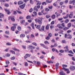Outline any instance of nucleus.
Wrapping results in <instances>:
<instances>
[{
  "instance_id": "f257e3e1",
  "label": "nucleus",
  "mask_w": 75,
  "mask_h": 75,
  "mask_svg": "<svg viewBox=\"0 0 75 75\" xmlns=\"http://www.w3.org/2000/svg\"><path fill=\"white\" fill-rule=\"evenodd\" d=\"M42 18H38L35 20V21L36 23H38L40 25H42Z\"/></svg>"
},
{
  "instance_id": "f03ea898",
  "label": "nucleus",
  "mask_w": 75,
  "mask_h": 75,
  "mask_svg": "<svg viewBox=\"0 0 75 75\" xmlns=\"http://www.w3.org/2000/svg\"><path fill=\"white\" fill-rule=\"evenodd\" d=\"M61 25L63 27H65V25L64 23H62V24H61V25L59 24H58L57 25V27L59 28V29H60L61 30L63 29V28L62 27V26H61Z\"/></svg>"
},
{
  "instance_id": "7ed1b4c3",
  "label": "nucleus",
  "mask_w": 75,
  "mask_h": 75,
  "mask_svg": "<svg viewBox=\"0 0 75 75\" xmlns=\"http://www.w3.org/2000/svg\"><path fill=\"white\" fill-rule=\"evenodd\" d=\"M30 54L28 53H26V54L24 56V59H26L28 57H30Z\"/></svg>"
},
{
  "instance_id": "20e7f679",
  "label": "nucleus",
  "mask_w": 75,
  "mask_h": 75,
  "mask_svg": "<svg viewBox=\"0 0 75 75\" xmlns=\"http://www.w3.org/2000/svg\"><path fill=\"white\" fill-rule=\"evenodd\" d=\"M4 10L6 12H7V14L8 15H9L11 13V12H10L9 9H7L6 8H4Z\"/></svg>"
},
{
  "instance_id": "39448f33",
  "label": "nucleus",
  "mask_w": 75,
  "mask_h": 75,
  "mask_svg": "<svg viewBox=\"0 0 75 75\" xmlns=\"http://www.w3.org/2000/svg\"><path fill=\"white\" fill-rule=\"evenodd\" d=\"M62 69L63 70H64V71H67V74L70 73V71L68 69H66L65 68L63 67L62 68Z\"/></svg>"
},
{
  "instance_id": "423d86ee",
  "label": "nucleus",
  "mask_w": 75,
  "mask_h": 75,
  "mask_svg": "<svg viewBox=\"0 0 75 75\" xmlns=\"http://www.w3.org/2000/svg\"><path fill=\"white\" fill-rule=\"evenodd\" d=\"M45 29V26L44 25H42L41 27V29H39L38 30H39L40 31L42 32V31H44Z\"/></svg>"
},
{
  "instance_id": "0eeeda50",
  "label": "nucleus",
  "mask_w": 75,
  "mask_h": 75,
  "mask_svg": "<svg viewBox=\"0 0 75 75\" xmlns=\"http://www.w3.org/2000/svg\"><path fill=\"white\" fill-rule=\"evenodd\" d=\"M70 70L73 71L75 70V67L73 66H71L70 67Z\"/></svg>"
},
{
  "instance_id": "6e6552de",
  "label": "nucleus",
  "mask_w": 75,
  "mask_h": 75,
  "mask_svg": "<svg viewBox=\"0 0 75 75\" xmlns=\"http://www.w3.org/2000/svg\"><path fill=\"white\" fill-rule=\"evenodd\" d=\"M73 12H71L70 13V15H69V18H73Z\"/></svg>"
},
{
  "instance_id": "1a4fd4ad",
  "label": "nucleus",
  "mask_w": 75,
  "mask_h": 75,
  "mask_svg": "<svg viewBox=\"0 0 75 75\" xmlns=\"http://www.w3.org/2000/svg\"><path fill=\"white\" fill-rule=\"evenodd\" d=\"M25 6V4H24L23 5L19 6V7L21 9H24V7Z\"/></svg>"
},
{
  "instance_id": "9d476101",
  "label": "nucleus",
  "mask_w": 75,
  "mask_h": 75,
  "mask_svg": "<svg viewBox=\"0 0 75 75\" xmlns=\"http://www.w3.org/2000/svg\"><path fill=\"white\" fill-rule=\"evenodd\" d=\"M64 49H66V50H64V52H66L67 51H69V49H68V45H66L65 47H64Z\"/></svg>"
},
{
  "instance_id": "9b49d317",
  "label": "nucleus",
  "mask_w": 75,
  "mask_h": 75,
  "mask_svg": "<svg viewBox=\"0 0 75 75\" xmlns=\"http://www.w3.org/2000/svg\"><path fill=\"white\" fill-rule=\"evenodd\" d=\"M35 26L37 29H39L41 28V25H37V24H35Z\"/></svg>"
},
{
  "instance_id": "f8f14e48",
  "label": "nucleus",
  "mask_w": 75,
  "mask_h": 75,
  "mask_svg": "<svg viewBox=\"0 0 75 75\" xmlns=\"http://www.w3.org/2000/svg\"><path fill=\"white\" fill-rule=\"evenodd\" d=\"M29 46V48L30 49H31V50H34V49L35 48V47H34L32 45H30L28 46Z\"/></svg>"
},
{
  "instance_id": "ddd939ff",
  "label": "nucleus",
  "mask_w": 75,
  "mask_h": 75,
  "mask_svg": "<svg viewBox=\"0 0 75 75\" xmlns=\"http://www.w3.org/2000/svg\"><path fill=\"white\" fill-rule=\"evenodd\" d=\"M41 12L42 13L43 15H45V14H47V12H46V11H45L44 9H43L41 11Z\"/></svg>"
},
{
  "instance_id": "4468645a",
  "label": "nucleus",
  "mask_w": 75,
  "mask_h": 75,
  "mask_svg": "<svg viewBox=\"0 0 75 75\" xmlns=\"http://www.w3.org/2000/svg\"><path fill=\"white\" fill-rule=\"evenodd\" d=\"M16 26H11V29L12 31H14L15 29H16Z\"/></svg>"
},
{
  "instance_id": "2eb2a0df",
  "label": "nucleus",
  "mask_w": 75,
  "mask_h": 75,
  "mask_svg": "<svg viewBox=\"0 0 75 75\" xmlns=\"http://www.w3.org/2000/svg\"><path fill=\"white\" fill-rule=\"evenodd\" d=\"M59 74L60 75H65L66 74L63 71H62L60 72L59 73Z\"/></svg>"
},
{
  "instance_id": "dca6fc26",
  "label": "nucleus",
  "mask_w": 75,
  "mask_h": 75,
  "mask_svg": "<svg viewBox=\"0 0 75 75\" xmlns=\"http://www.w3.org/2000/svg\"><path fill=\"white\" fill-rule=\"evenodd\" d=\"M24 2L23 1H19L18 2V5H21Z\"/></svg>"
},
{
  "instance_id": "f3484780",
  "label": "nucleus",
  "mask_w": 75,
  "mask_h": 75,
  "mask_svg": "<svg viewBox=\"0 0 75 75\" xmlns=\"http://www.w3.org/2000/svg\"><path fill=\"white\" fill-rule=\"evenodd\" d=\"M34 23H32L31 25H30L31 26L32 28H33V29H34L35 28H34Z\"/></svg>"
},
{
  "instance_id": "a211bd4d",
  "label": "nucleus",
  "mask_w": 75,
  "mask_h": 75,
  "mask_svg": "<svg viewBox=\"0 0 75 75\" xmlns=\"http://www.w3.org/2000/svg\"><path fill=\"white\" fill-rule=\"evenodd\" d=\"M59 63H57L56 64V65H55V68H56V70H57V69H58V66H59Z\"/></svg>"
},
{
  "instance_id": "6ab92c4d",
  "label": "nucleus",
  "mask_w": 75,
  "mask_h": 75,
  "mask_svg": "<svg viewBox=\"0 0 75 75\" xmlns=\"http://www.w3.org/2000/svg\"><path fill=\"white\" fill-rule=\"evenodd\" d=\"M67 38H68V39H71L72 38V36L70 34L67 35Z\"/></svg>"
},
{
  "instance_id": "aec40b11",
  "label": "nucleus",
  "mask_w": 75,
  "mask_h": 75,
  "mask_svg": "<svg viewBox=\"0 0 75 75\" xmlns=\"http://www.w3.org/2000/svg\"><path fill=\"white\" fill-rule=\"evenodd\" d=\"M33 11H36L37 12H38V9L37 8V6H35L34 7V8H33Z\"/></svg>"
},
{
  "instance_id": "412c9836",
  "label": "nucleus",
  "mask_w": 75,
  "mask_h": 75,
  "mask_svg": "<svg viewBox=\"0 0 75 75\" xmlns=\"http://www.w3.org/2000/svg\"><path fill=\"white\" fill-rule=\"evenodd\" d=\"M25 37V35L23 34H22L20 35V37L21 38H24Z\"/></svg>"
},
{
  "instance_id": "4be33fe9",
  "label": "nucleus",
  "mask_w": 75,
  "mask_h": 75,
  "mask_svg": "<svg viewBox=\"0 0 75 75\" xmlns=\"http://www.w3.org/2000/svg\"><path fill=\"white\" fill-rule=\"evenodd\" d=\"M56 18V16L55 15L53 14L51 16V18L52 19H54Z\"/></svg>"
},
{
  "instance_id": "5701e85b",
  "label": "nucleus",
  "mask_w": 75,
  "mask_h": 75,
  "mask_svg": "<svg viewBox=\"0 0 75 75\" xmlns=\"http://www.w3.org/2000/svg\"><path fill=\"white\" fill-rule=\"evenodd\" d=\"M14 18H15L14 16H12V18L11 19V21L13 22H15V19Z\"/></svg>"
},
{
  "instance_id": "b1692460",
  "label": "nucleus",
  "mask_w": 75,
  "mask_h": 75,
  "mask_svg": "<svg viewBox=\"0 0 75 75\" xmlns=\"http://www.w3.org/2000/svg\"><path fill=\"white\" fill-rule=\"evenodd\" d=\"M10 52H11L12 54H16L15 52L13 51V50H10Z\"/></svg>"
},
{
  "instance_id": "393cba45",
  "label": "nucleus",
  "mask_w": 75,
  "mask_h": 75,
  "mask_svg": "<svg viewBox=\"0 0 75 75\" xmlns=\"http://www.w3.org/2000/svg\"><path fill=\"white\" fill-rule=\"evenodd\" d=\"M63 28V30L66 31V30H68L69 28L68 27H64V28Z\"/></svg>"
},
{
  "instance_id": "a878e982",
  "label": "nucleus",
  "mask_w": 75,
  "mask_h": 75,
  "mask_svg": "<svg viewBox=\"0 0 75 75\" xmlns=\"http://www.w3.org/2000/svg\"><path fill=\"white\" fill-rule=\"evenodd\" d=\"M75 0H73L72 1H70V4H75Z\"/></svg>"
},
{
  "instance_id": "bb28decb",
  "label": "nucleus",
  "mask_w": 75,
  "mask_h": 75,
  "mask_svg": "<svg viewBox=\"0 0 75 75\" xmlns=\"http://www.w3.org/2000/svg\"><path fill=\"white\" fill-rule=\"evenodd\" d=\"M36 2H38V3H37V5H40L41 4V3L40 1H38L37 0V1H36Z\"/></svg>"
},
{
  "instance_id": "cd10ccee",
  "label": "nucleus",
  "mask_w": 75,
  "mask_h": 75,
  "mask_svg": "<svg viewBox=\"0 0 75 75\" xmlns=\"http://www.w3.org/2000/svg\"><path fill=\"white\" fill-rule=\"evenodd\" d=\"M17 29H18V30L19 31H21V27L19 26H18V27H17Z\"/></svg>"
},
{
  "instance_id": "c85d7f7f",
  "label": "nucleus",
  "mask_w": 75,
  "mask_h": 75,
  "mask_svg": "<svg viewBox=\"0 0 75 75\" xmlns=\"http://www.w3.org/2000/svg\"><path fill=\"white\" fill-rule=\"evenodd\" d=\"M49 27L48 25H47L46 26L45 29L46 30H48L49 29Z\"/></svg>"
},
{
  "instance_id": "c756f323",
  "label": "nucleus",
  "mask_w": 75,
  "mask_h": 75,
  "mask_svg": "<svg viewBox=\"0 0 75 75\" xmlns=\"http://www.w3.org/2000/svg\"><path fill=\"white\" fill-rule=\"evenodd\" d=\"M22 47L23 49H25L26 48V46L25 45H22Z\"/></svg>"
},
{
  "instance_id": "7c9ffc66",
  "label": "nucleus",
  "mask_w": 75,
  "mask_h": 75,
  "mask_svg": "<svg viewBox=\"0 0 75 75\" xmlns=\"http://www.w3.org/2000/svg\"><path fill=\"white\" fill-rule=\"evenodd\" d=\"M30 32V30H28L27 31H25V33L26 34H27L28 33H29Z\"/></svg>"
},
{
  "instance_id": "2f4dec72",
  "label": "nucleus",
  "mask_w": 75,
  "mask_h": 75,
  "mask_svg": "<svg viewBox=\"0 0 75 75\" xmlns=\"http://www.w3.org/2000/svg\"><path fill=\"white\" fill-rule=\"evenodd\" d=\"M46 2L47 3H50L52 2V0H51V1H50L49 0H47Z\"/></svg>"
},
{
  "instance_id": "473e14b6",
  "label": "nucleus",
  "mask_w": 75,
  "mask_h": 75,
  "mask_svg": "<svg viewBox=\"0 0 75 75\" xmlns=\"http://www.w3.org/2000/svg\"><path fill=\"white\" fill-rule=\"evenodd\" d=\"M44 43L45 44H50V43L49 42H48L47 40H46V41H44Z\"/></svg>"
},
{
  "instance_id": "72a5a7b5",
  "label": "nucleus",
  "mask_w": 75,
  "mask_h": 75,
  "mask_svg": "<svg viewBox=\"0 0 75 75\" xmlns=\"http://www.w3.org/2000/svg\"><path fill=\"white\" fill-rule=\"evenodd\" d=\"M4 17V15L2 13L0 15V18H3V17Z\"/></svg>"
},
{
  "instance_id": "f704fd0d",
  "label": "nucleus",
  "mask_w": 75,
  "mask_h": 75,
  "mask_svg": "<svg viewBox=\"0 0 75 75\" xmlns=\"http://www.w3.org/2000/svg\"><path fill=\"white\" fill-rule=\"evenodd\" d=\"M69 19H67L65 20V22L66 23H67L69 22Z\"/></svg>"
},
{
  "instance_id": "c9c22d12",
  "label": "nucleus",
  "mask_w": 75,
  "mask_h": 75,
  "mask_svg": "<svg viewBox=\"0 0 75 75\" xmlns=\"http://www.w3.org/2000/svg\"><path fill=\"white\" fill-rule=\"evenodd\" d=\"M48 8L50 10H52L53 8V6H48Z\"/></svg>"
},
{
  "instance_id": "e433bc0d",
  "label": "nucleus",
  "mask_w": 75,
  "mask_h": 75,
  "mask_svg": "<svg viewBox=\"0 0 75 75\" xmlns=\"http://www.w3.org/2000/svg\"><path fill=\"white\" fill-rule=\"evenodd\" d=\"M61 42L62 43H66V41H65V40H63L61 41Z\"/></svg>"
},
{
  "instance_id": "4c0bfd02",
  "label": "nucleus",
  "mask_w": 75,
  "mask_h": 75,
  "mask_svg": "<svg viewBox=\"0 0 75 75\" xmlns=\"http://www.w3.org/2000/svg\"><path fill=\"white\" fill-rule=\"evenodd\" d=\"M71 26V23H69L67 25V27L68 28H70Z\"/></svg>"
},
{
  "instance_id": "58836bf2",
  "label": "nucleus",
  "mask_w": 75,
  "mask_h": 75,
  "mask_svg": "<svg viewBox=\"0 0 75 75\" xmlns=\"http://www.w3.org/2000/svg\"><path fill=\"white\" fill-rule=\"evenodd\" d=\"M4 6L6 7H8L9 6V5H8V4L6 3L5 4V5H4Z\"/></svg>"
},
{
  "instance_id": "ea45409f",
  "label": "nucleus",
  "mask_w": 75,
  "mask_h": 75,
  "mask_svg": "<svg viewBox=\"0 0 75 75\" xmlns=\"http://www.w3.org/2000/svg\"><path fill=\"white\" fill-rule=\"evenodd\" d=\"M68 51V52L70 54H74V53H73V51L72 50H70V51Z\"/></svg>"
},
{
  "instance_id": "a19ab883",
  "label": "nucleus",
  "mask_w": 75,
  "mask_h": 75,
  "mask_svg": "<svg viewBox=\"0 0 75 75\" xmlns=\"http://www.w3.org/2000/svg\"><path fill=\"white\" fill-rule=\"evenodd\" d=\"M45 11H46L48 12L50 11V9L48 8H45Z\"/></svg>"
},
{
  "instance_id": "79ce46f5",
  "label": "nucleus",
  "mask_w": 75,
  "mask_h": 75,
  "mask_svg": "<svg viewBox=\"0 0 75 75\" xmlns=\"http://www.w3.org/2000/svg\"><path fill=\"white\" fill-rule=\"evenodd\" d=\"M22 24H24L25 22V20H23L21 21L20 22Z\"/></svg>"
},
{
  "instance_id": "37998d69",
  "label": "nucleus",
  "mask_w": 75,
  "mask_h": 75,
  "mask_svg": "<svg viewBox=\"0 0 75 75\" xmlns=\"http://www.w3.org/2000/svg\"><path fill=\"white\" fill-rule=\"evenodd\" d=\"M13 50L15 51H17L19 52L20 50L19 49H17L16 48H14Z\"/></svg>"
},
{
  "instance_id": "c03bdc74",
  "label": "nucleus",
  "mask_w": 75,
  "mask_h": 75,
  "mask_svg": "<svg viewBox=\"0 0 75 75\" xmlns=\"http://www.w3.org/2000/svg\"><path fill=\"white\" fill-rule=\"evenodd\" d=\"M52 34L51 33H49L48 34V37H52Z\"/></svg>"
},
{
  "instance_id": "a18cd8bd",
  "label": "nucleus",
  "mask_w": 75,
  "mask_h": 75,
  "mask_svg": "<svg viewBox=\"0 0 75 75\" xmlns=\"http://www.w3.org/2000/svg\"><path fill=\"white\" fill-rule=\"evenodd\" d=\"M26 18L27 19H29L31 18V17L30 16L28 15L26 16Z\"/></svg>"
},
{
  "instance_id": "49530a36",
  "label": "nucleus",
  "mask_w": 75,
  "mask_h": 75,
  "mask_svg": "<svg viewBox=\"0 0 75 75\" xmlns=\"http://www.w3.org/2000/svg\"><path fill=\"white\" fill-rule=\"evenodd\" d=\"M47 3L45 1L43 2L42 3V5H47Z\"/></svg>"
},
{
  "instance_id": "de8ad7c7",
  "label": "nucleus",
  "mask_w": 75,
  "mask_h": 75,
  "mask_svg": "<svg viewBox=\"0 0 75 75\" xmlns=\"http://www.w3.org/2000/svg\"><path fill=\"white\" fill-rule=\"evenodd\" d=\"M42 12H39L38 13V15L39 16H42L43 15Z\"/></svg>"
},
{
  "instance_id": "09e8293b",
  "label": "nucleus",
  "mask_w": 75,
  "mask_h": 75,
  "mask_svg": "<svg viewBox=\"0 0 75 75\" xmlns=\"http://www.w3.org/2000/svg\"><path fill=\"white\" fill-rule=\"evenodd\" d=\"M62 67H63V68L67 67H68V66L65 64H63L62 65Z\"/></svg>"
},
{
  "instance_id": "8fccbe9b",
  "label": "nucleus",
  "mask_w": 75,
  "mask_h": 75,
  "mask_svg": "<svg viewBox=\"0 0 75 75\" xmlns=\"http://www.w3.org/2000/svg\"><path fill=\"white\" fill-rule=\"evenodd\" d=\"M12 25L13 26H16H16H17V24L16 23H13V24H12Z\"/></svg>"
},
{
  "instance_id": "3c124183",
  "label": "nucleus",
  "mask_w": 75,
  "mask_h": 75,
  "mask_svg": "<svg viewBox=\"0 0 75 75\" xmlns=\"http://www.w3.org/2000/svg\"><path fill=\"white\" fill-rule=\"evenodd\" d=\"M50 37H49V36H47L45 38V39H46V40H50Z\"/></svg>"
},
{
  "instance_id": "603ef678",
  "label": "nucleus",
  "mask_w": 75,
  "mask_h": 75,
  "mask_svg": "<svg viewBox=\"0 0 75 75\" xmlns=\"http://www.w3.org/2000/svg\"><path fill=\"white\" fill-rule=\"evenodd\" d=\"M17 14V13L16 11H13V14L14 15H16Z\"/></svg>"
},
{
  "instance_id": "864d4df0",
  "label": "nucleus",
  "mask_w": 75,
  "mask_h": 75,
  "mask_svg": "<svg viewBox=\"0 0 75 75\" xmlns=\"http://www.w3.org/2000/svg\"><path fill=\"white\" fill-rule=\"evenodd\" d=\"M0 2L1 3H4L5 2V0H0Z\"/></svg>"
},
{
  "instance_id": "5fc2aeb1",
  "label": "nucleus",
  "mask_w": 75,
  "mask_h": 75,
  "mask_svg": "<svg viewBox=\"0 0 75 75\" xmlns=\"http://www.w3.org/2000/svg\"><path fill=\"white\" fill-rule=\"evenodd\" d=\"M6 44L7 46H10L11 45V44L9 42L6 43Z\"/></svg>"
},
{
  "instance_id": "6e6d98bb",
  "label": "nucleus",
  "mask_w": 75,
  "mask_h": 75,
  "mask_svg": "<svg viewBox=\"0 0 75 75\" xmlns=\"http://www.w3.org/2000/svg\"><path fill=\"white\" fill-rule=\"evenodd\" d=\"M46 18H48L50 17V16L49 15H47L46 16Z\"/></svg>"
},
{
  "instance_id": "4d7b16f0",
  "label": "nucleus",
  "mask_w": 75,
  "mask_h": 75,
  "mask_svg": "<svg viewBox=\"0 0 75 75\" xmlns=\"http://www.w3.org/2000/svg\"><path fill=\"white\" fill-rule=\"evenodd\" d=\"M33 11V9L32 8H30V9L29 10V12L31 13Z\"/></svg>"
},
{
  "instance_id": "13d9d810",
  "label": "nucleus",
  "mask_w": 75,
  "mask_h": 75,
  "mask_svg": "<svg viewBox=\"0 0 75 75\" xmlns=\"http://www.w3.org/2000/svg\"><path fill=\"white\" fill-rule=\"evenodd\" d=\"M64 52V51L63 50H59V52H60L61 53H63Z\"/></svg>"
},
{
  "instance_id": "bf43d9fd",
  "label": "nucleus",
  "mask_w": 75,
  "mask_h": 75,
  "mask_svg": "<svg viewBox=\"0 0 75 75\" xmlns=\"http://www.w3.org/2000/svg\"><path fill=\"white\" fill-rule=\"evenodd\" d=\"M32 44L34 45L35 46H37V43H36L35 42H33V43H32Z\"/></svg>"
},
{
  "instance_id": "052dcab7",
  "label": "nucleus",
  "mask_w": 75,
  "mask_h": 75,
  "mask_svg": "<svg viewBox=\"0 0 75 75\" xmlns=\"http://www.w3.org/2000/svg\"><path fill=\"white\" fill-rule=\"evenodd\" d=\"M10 54L9 53H7L6 54V56L7 57H10Z\"/></svg>"
},
{
  "instance_id": "680f3d73",
  "label": "nucleus",
  "mask_w": 75,
  "mask_h": 75,
  "mask_svg": "<svg viewBox=\"0 0 75 75\" xmlns=\"http://www.w3.org/2000/svg\"><path fill=\"white\" fill-rule=\"evenodd\" d=\"M68 15H67L65 16L63 18L64 19H67L68 18Z\"/></svg>"
},
{
  "instance_id": "e2e57ef3",
  "label": "nucleus",
  "mask_w": 75,
  "mask_h": 75,
  "mask_svg": "<svg viewBox=\"0 0 75 75\" xmlns=\"http://www.w3.org/2000/svg\"><path fill=\"white\" fill-rule=\"evenodd\" d=\"M30 3L32 4H34L33 0H30Z\"/></svg>"
},
{
  "instance_id": "0e129e2a",
  "label": "nucleus",
  "mask_w": 75,
  "mask_h": 75,
  "mask_svg": "<svg viewBox=\"0 0 75 75\" xmlns=\"http://www.w3.org/2000/svg\"><path fill=\"white\" fill-rule=\"evenodd\" d=\"M9 63L10 62L9 61H6V64L7 65L9 64Z\"/></svg>"
},
{
  "instance_id": "69168bd1",
  "label": "nucleus",
  "mask_w": 75,
  "mask_h": 75,
  "mask_svg": "<svg viewBox=\"0 0 75 75\" xmlns=\"http://www.w3.org/2000/svg\"><path fill=\"white\" fill-rule=\"evenodd\" d=\"M63 4H64L63 2H61L60 3H59V5H60V6H62Z\"/></svg>"
},
{
  "instance_id": "338daca9",
  "label": "nucleus",
  "mask_w": 75,
  "mask_h": 75,
  "mask_svg": "<svg viewBox=\"0 0 75 75\" xmlns=\"http://www.w3.org/2000/svg\"><path fill=\"white\" fill-rule=\"evenodd\" d=\"M33 14H34L35 16H37V12L35 11L33 12Z\"/></svg>"
},
{
  "instance_id": "774afa93",
  "label": "nucleus",
  "mask_w": 75,
  "mask_h": 75,
  "mask_svg": "<svg viewBox=\"0 0 75 75\" xmlns=\"http://www.w3.org/2000/svg\"><path fill=\"white\" fill-rule=\"evenodd\" d=\"M15 59H16V57H13L11 58V60H13Z\"/></svg>"
}]
</instances>
